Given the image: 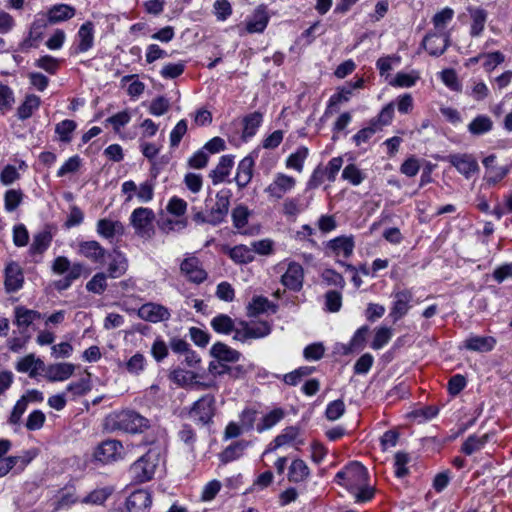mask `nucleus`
Listing matches in <instances>:
<instances>
[{
    "label": "nucleus",
    "instance_id": "nucleus-1",
    "mask_svg": "<svg viewBox=\"0 0 512 512\" xmlns=\"http://www.w3.org/2000/svg\"><path fill=\"white\" fill-rule=\"evenodd\" d=\"M113 428L127 433H142L150 427V420L133 410H123L112 418Z\"/></svg>",
    "mask_w": 512,
    "mask_h": 512
},
{
    "label": "nucleus",
    "instance_id": "nucleus-2",
    "mask_svg": "<svg viewBox=\"0 0 512 512\" xmlns=\"http://www.w3.org/2000/svg\"><path fill=\"white\" fill-rule=\"evenodd\" d=\"M129 220L135 234L140 238L149 240L154 236L155 213L152 209L138 207L131 213Z\"/></svg>",
    "mask_w": 512,
    "mask_h": 512
},
{
    "label": "nucleus",
    "instance_id": "nucleus-3",
    "mask_svg": "<svg viewBox=\"0 0 512 512\" xmlns=\"http://www.w3.org/2000/svg\"><path fill=\"white\" fill-rule=\"evenodd\" d=\"M158 454L148 451L145 455L135 461L130 467V473L138 483L151 480L158 465Z\"/></svg>",
    "mask_w": 512,
    "mask_h": 512
},
{
    "label": "nucleus",
    "instance_id": "nucleus-4",
    "mask_svg": "<svg viewBox=\"0 0 512 512\" xmlns=\"http://www.w3.org/2000/svg\"><path fill=\"white\" fill-rule=\"evenodd\" d=\"M336 479L340 484H344L349 490H352L367 482L368 472L362 464L351 462L336 474Z\"/></svg>",
    "mask_w": 512,
    "mask_h": 512
},
{
    "label": "nucleus",
    "instance_id": "nucleus-5",
    "mask_svg": "<svg viewBox=\"0 0 512 512\" xmlns=\"http://www.w3.org/2000/svg\"><path fill=\"white\" fill-rule=\"evenodd\" d=\"M215 404L216 400L213 395L207 394L202 396L189 410L190 418L202 425L211 423L216 411Z\"/></svg>",
    "mask_w": 512,
    "mask_h": 512
},
{
    "label": "nucleus",
    "instance_id": "nucleus-6",
    "mask_svg": "<svg viewBox=\"0 0 512 512\" xmlns=\"http://www.w3.org/2000/svg\"><path fill=\"white\" fill-rule=\"evenodd\" d=\"M305 441L301 437V429L298 426H288L282 430V432L275 437L273 442L270 443L264 454L272 452L284 445L292 444L297 450L300 446L304 445Z\"/></svg>",
    "mask_w": 512,
    "mask_h": 512
},
{
    "label": "nucleus",
    "instance_id": "nucleus-7",
    "mask_svg": "<svg viewBox=\"0 0 512 512\" xmlns=\"http://www.w3.org/2000/svg\"><path fill=\"white\" fill-rule=\"evenodd\" d=\"M465 178L469 179L474 173L479 171V165L475 157L467 153L450 154L444 158Z\"/></svg>",
    "mask_w": 512,
    "mask_h": 512
},
{
    "label": "nucleus",
    "instance_id": "nucleus-8",
    "mask_svg": "<svg viewBox=\"0 0 512 512\" xmlns=\"http://www.w3.org/2000/svg\"><path fill=\"white\" fill-rule=\"evenodd\" d=\"M230 190L223 189L216 194V202L208 212V223L218 225L222 223L228 214L230 205Z\"/></svg>",
    "mask_w": 512,
    "mask_h": 512
},
{
    "label": "nucleus",
    "instance_id": "nucleus-9",
    "mask_svg": "<svg viewBox=\"0 0 512 512\" xmlns=\"http://www.w3.org/2000/svg\"><path fill=\"white\" fill-rule=\"evenodd\" d=\"M422 45L430 55L440 56L450 46V32H429Z\"/></svg>",
    "mask_w": 512,
    "mask_h": 512
},
{
    "label": "nucleus",
    "instance_id": "nucleus-10",
    "mask_svg": "<svg viewBox=\"0 0 512 512\" xmlns=\"http://www.w3.org/2000/svg\"><path fill=\"white\" fill-rule=\"evenodd\" d=\"M123 452L124 448L120 441L106 440L97 447L95 458L102 463H108L122 458Z\"/></svg>",
    "mask_w": 512,
    "mask_h": 512
},
{
    "label": "nucleus",
    "instance_id": "nucleus-11",
    "mask_svg": "<svg viewBox=\"0 0 512 512\" xmlns=\"http://www.w3.org/2000/svg\"><path fill=\"white\" fill-rule=\"evenodd\" d=\"M393 296L394 302L389 316L393 319V322H397L408 313L413 294L410 290L404 289L395 292Z\"/></svg>",
    "mask_w": 512,
    "mask_h": 512
},
{
    "label": "nucleus",
    "instance_id": "nucleus-12",
    "mask_svg": "<svg viewBox=\"0 0 512 512\" xmlns=\"http://www.w3.org/2000/svg\"><path fill=\"white\" fill-rule=\"evenodd\" d=\"M138 316L142 320L157 323L168 320L171 314L165 306L150 302L138 309Z\"/></svg>",
    "mask_w": 512,
    "mask_h": 512
},
{
    "label": "nucleus",
    "instance_id": "nucleus-13",
    "mask_svg": "<svg viewBox=\"0 0 512 512\" xmlns=\"http://www.w3.org/2000/svg\"><path fill=\"white\" fill-rule=\"evenodd\" d=\"M181 272L194 283H202L207 278V273L201 267V263L197 257L185 258L180 266Z\"/></svg>",
    "mask_w": 512,
    "mask_h": 512
},
{
    "label": "nucleus",
    "instance_id": "nucleus-14",
    "mask_svg": "<svg viewBox=\"0 0 512 512\" xmlns=\"http://www.w3.org/2000/svg\"><path fill=\"white\" fill-rule=\"evenodd\" d=\"M303 268L300 264L292 262L281 277V283L292 291H299L303 285Z\"/></svg>",
    "mask_w": 512,
    "mask_h": 512
},
{
    "label": "nucleus",
    "instance_id": "nucleus-15",
    "mask_svg": "<svg viewBox=\"0 0 512 512\" xmlns=\"http://www.w3.org/2000/svg\"><path fill=\"white\" fill-rule=\"evenodd\" d=\"M152 503L148 491L140 489L134 491L126 500V507L129 512H148Z\"/></svg>",
    "mask_w": 512,
    "mask_h": 512
},
{
    "label": "nucleus",
    "instance_id": "nucleus-16",
    "mask_svg": "<svg viewBox=\"0 0 512 512\" xmlns=\"http://www.w3.org/2000/svg\"><path fill=\"white\" fill-rule=\"evenodd\" d=\"M79 255L89 259L93 263H103L106 250L95 240L82 241L78 247Z\"/></svg>",
    "mask_w": 512,
    "mask_h": 512
},
{
    "label": "nucleus",
    "instance_id": "nucleus-17",
    "mask_svg": "<svg viewBox=\"0 0 512 512\" xmlns=\"http://www.w3.org/2000/svg\"><path fill=\"white\" fill-rule=\"evenodd\" d=\"M295 179L285 174H278L275 180L266 188V192L276 199H280L283 195L294 188Z\"/></svg>",
    "mask_w": 512,
    "mask_h": 512
},
{
    "label": "nucleus",
    "instance_id": "nucleus-18",
    "mask_svg": "<svg viewBox=\"0 0 512 512\" xmlns=\"http://www.w3.org/2000/svg\"><path fill=\"white\" fill-rule=\"evenodd\" d=\"M269 22V15L265 6L257 7L253 14L246 21V31L252 33H262Z\"/></svg>",
    "mask_w": 512,
    "mask_h": 512
},
{
    "label": "nucleus",
    "instance_id": "nucleus-19",
    "mask_svg": "<svg viewBox=\"0 0 512 512\" xmlns=\"http://www.w3.org/2000/svg\"><path fill=\"white\" fill-rule=\"evenodd\" d=\"M44 27L45 24L40 21L33 22L28 36L19 44L18 50L27 53L31 48H37L42 39Z\"/></svg>",
    "mask_w": 512,
    "mask_h": 512
},
{
    "label": "nucleus",
    "instance_id": "nucleus-20",
    "mask_svg": "<svg viewBox=\"0 0 512 512\" xmlns=\"http://www.w3.org/2000/svg\"><path fill=\"white\" fill-rule=\"evenodd\" d=\"M75 370L71 363L51 364L45 369V377L50 382L64 381L70 378Z\"/></svg>",
    "mask_w": 512,
    "mask_h": 512
},
{
    "label": "nucleus",
    "instance_id": "nucleus-21",
    "mask_svg": "<svg viewBox=\"0 0 512 512\" xmlns=\"http://www.w3.org/2000/svg\"><path fill=\"white\" fill-rule=\"evenodd\" d=\"M254 159L251 156L244 157L238 164L235 181L239 189L245 188L253 177Z\"/></svg>",
    "mask_w": 512,
    "mask_h": 512
},
{
    "label": "nucleus",
    "instance_id": "nucleus-22",
    "mask_svg": "<svg viewBox=\"0 0 512 512\" xmlns=\"http://www.w3.org/2000/svg\"><path fill=\"white\" fill-rule=\"evenodd\" d=\"M496 344V340L491 336H470L463 342V347L475 352H489Z\"/></svg>",
    "mask_w": 512,
    "mask_h": 512
},
{
    "label": "nucleus",
    "instance_id": "nucleus-23",
    "mask_svg": "<svg viewBox=\"0 0 512 512\" xmlns=\"http://www.w3.org/2000/svg\"><path fill=\"white\" fill-rule=\"evenodd\" d=\"M23 274L17 263H10L5 269V288L8 292H15L22 287Z\"/></svg>",
    "mask_w": 512,
    "mask_h": 512
},
{
    "label": "nucleus",
    "instance_id": "nucleus-24",
    "mask_svg": "<svg viewBox=\"0 0 512 512\" xmlns=\"http://www.w3.org/2000/svg\"><path fill=\"white\" fill-rule=\"evenodd\" d=\"M210 354L220 362H237L241 356L240 352L222 342L215 343L210 349Z\"/></svg>",
    "mask_w": 512,
    "mask_h": 512
},
{
    "label": "nucleus",
    "instance_id": "nucleus-25",
    "mask_svg": "<svg viewBox=\"0 0 512 512\" xmlns=\"http://www.w3.org/2000/svg\"><path fill=\"white\" fill-rule=\"evenodd\" d=\"M353 236H339L328 242V247L336 254L343 255L345 258L350 257L354 250Z\"/></svg>",
    "mask_w": 512,
    "mask_h": 512
},
{
    "label": "nucleus",
    "instance_id": "nucleus-26",
    "mask_svg": "<svg viewBox=\"0 0 512 512\" xmlns=\"http://www.w3.org/2000/svg\"><path fill=\"white\" fill-rule=\"evenodd\" d=\"M76 10L68 4H56L52 6L47 13L48 21L51 24H56L69 20L75 16Z\"/></svg>",
    "mask_w": 512,
    "mask_h": 512
},
{
    "label": "nucleus",
    "instance_id": "nucleus-27",
    "mask_svg": "<svg viewBox=\"0 0 512 512\" xmlns=\"http://www.w3.org/2000/svg\"><path fill=\"white\" fill-rule=\"evenodd\" d=\"M467 11L472 20L470 34L472 37H477L484 30L488 13L486 10L479 7H468Z\"/></svg>",
    "mask_w": 512,
    "mask_h": 512
},
{
    "label": "nucleus",
    "instance_id": "nucleus-28",
    "mask_svg": "<svg viewBox=\"0 0 512 512\" xmlns=\"http://www.w3.org/2000/svg\"><path fill=\"white\" fill-rule=\"evenodd\" d=\"M233 157L230 155H224L220 158L218 165L215 169L210 172V178L213 184L221 183L229 175L231 168L233 167Z\"/></svg>",
    "mask_w": 512,
    "mask_h": 512
},
{
    "label": "nucleus",
    "instance_id": "nucleus-29",
    "mask_svg": "<svg viewBox=\"0 0 512 512\" xmlns=\"http://www.w3.org/2000/svg\"><path fill=\"white\" fill-rule=\"evenodd\" d=\"M79 44L77 50L79 52H86L93 46L94 42V26L93 23L88 21L82 24L78 31Z\"/></svg>",
    "mask_w": 512,
    "mask_h": 512
},
{
    "label": "nucleus",
    "instance_id": "nucleus-30",
    "mask_svg": "<svg viewBox=\"0 0 512 512\" xmlns=\"http://www.w3.org/2000/svg\"><path fill=\"white\" fill-rule=\"evenodd\" d=\"M248 316L255 317L261 313L271 310L273 313L276 312L277 306L270 302L266 297L255 296L247 306Z\"/></svg>",
    "mask_w": 512,
    "mask_h": 512
},
{
    "label": "nucleus",
    "instance_id": "nucleus-31",
    "mask_svg": "<svg viewBox=\"0 0 512 512\" xmlns=\"http://www.w3.org/2000/svg\"><path fill=\"white\" fill-rule=\"evenodd\" d=\"M97 232L101 236L110 239L115 235H122L124 233V226L120 221L100 219L97 223Z\"/></svg>",
    "mask_w": 512,
    "mask_h": 512
},
{
    "label": "nucleus",
    "instance_id": "nucleus-32",
    "mask_svg": "<svg viewBox=\"0 0 512 512\" xmlns=\"http://www.w3.org/2000/svg\"><path fill=\"white\" fill-rule=\"evenodd\" d=\"M16 369L23 373L29 372V376L34 378L38 370H44V362L40 359H36L33 354H30L17 363Z\"/></svg>",
    "mask_w": 512,
    "mask_h": 512
},
{
    "label": "nucleus",
    "instance_id": "nucleus-33",
    "mask_svg": "<svg viewBox=\"0 0 512 512\" xmlns=\"http://www.w3.org/2000/svg\"><path fill=\"white\" fill-rule=\"evenodd\" d=\"M128 269V260L121 252H115L108 265V276L110 278H119L123 276Z\"/></svg>",
    "mask_w": 512,
    "mask_h": 512
},
{
    "label": "nucleus",
    "instance_id": "nucleus-34",
    "mask_svg": "<svg viewBox=\"0 0 512 512\" xmlns=\"http://www.w3.org/2000/svg\"><path fill=\"white\" fill-rule=\"evenodd\" d=\"M41 318L42 314L36 310H30L22 306L15 308V324L18 327L27 328L35 320Z\"/></svg>",
    "mask_w": 512,
    "mask_h": 512
},
{
    "label": "nucleus",
    "instance_id": "nucleus-35",
    "mask_svg": "<svg viewBox=\"0 0 512 512\" xmlns=\"http://www.w3.org/2000/svg\"><path fill=\"white\" fill-rule=\"evenodd\" d=\"M41 104V99L37 95L30 94L25 97L23 103L17 109V116L20 120H26L32 116Z\"/></svg>",
    "mask_w": 512,
    "mask_h": 512
},
{
    "label": "nucleus",
    "instance_id": "nucleus-36",
    "mask_svg": "<svg viewBox=\"0 0 512 512\" xmlns=\"http://www.w3.org/2000/svg\"><path fill=\"white\" fill-rule=\"evenodd\" d=\"M262 121H263V114L258 111H255L253 113L246 115L243 118L242 137L250 138V137L254 136L257 132V129L260 127Z\"/></svg>",
    "mask_w": 512,
    "mask_h": 512
},
{
    "label": "nucleus",
    "instance_id": "nucleus-37",
    "mask_svg": "<svg viewBox=\"0 0 512 512\" xmlns=\"http://www.w3.org/2000/svg\"><path fill=\"white\" fill-rule=\"evenodd\" d=\"M309 474L307 464L301 459H295L289 467L288 479L290 482L299 483L306 480Z\"/></svg>",
    "mask_w": 512,
    "mask_h": 512
},
{
    "label": "nucleus",
    "instance_id": "nucleus-38",
    "mask_svg": "<svg viewBox=\"0 0 512 512\" xmlns=\"http://www.w3.org/2000/svg\"><path fill=\"white\" fill-rule=\"evenodd\" d=\"M492 128H493V121L487 115H478L468 125V131L472 135H476V136L485 134V133L491 131Z\"/></svg>",
    "mask_w": 512,
    "mask_h": 512
},
{
    "label": "nucleus",
    "instance_id": "nucleus-39",
    "mask_svg": "<svg viewBox=\"0 0 512 512\" xmlns=\"http://www.w3.org/2000/svg\"><path fill=\"white\" fill-rule=\"evenodd\" d=\"M285 417V411L282 408H275L266 415L257 424V431L259 433L268 430L279 423Z\"/></svg>",
    "mask_w": 512,
    "mask_h": 512
},
{
    "label": "nucleus",
    "instance_id": "nucleus-40",
    "mask_svg": "<svg viewBox=\"0 0 512 512\" xmlns=\"http://www.w3.org/2000/svg\"><path fill=\"white\" fill-rule=\"evenodd\" d=\"M234 326V320L226 314H219L211 320V327L220 334H230L234 330Z\"/></svg>",
    "mask_w": 512,
    "mask_h": 512
},
{
    "label": "nucleus",
    "instance_id": "nucleus-41",
    "mask_svg": "<svg viewBox=\"0 0 512 512\" xmlns=\"http://www.w3.org/2000/svg\"><path fill=\"white\" fill-rule=\"evenodd\" d=\"M247 447V443L244 441H237L229 445L221 454L220 459L223 463H228L238 459Z\"/></svg>",
    "mask_w": 512,
    "mask_h": 512
},
{
    "label": "nucleus",
    "instance_id": "nucleus-42",
    "mask_svg": "<svg viewBox=\"0 0 512 512\" xmlns=\"http://www.w3.org/2000/svg\"><path fill=\"white\" fill-rule=\"evenodd\" d=\"M90 390L91 382L89 374L78 381L71 382L66 388V391L72 395L73 399L87 394Z\"/></svg>",
    "mask_w": 512,
    "mask_h": 512
},
{
    "label": "nucleus",
    "instance_id": "nucleus-43",
    "mask_svg": "<svg viewBox=\"0 0 512 512\" xmlns=\"http://www.w3.org/2000/svg\"><path fill=\"white\" fill-rule=\"evenodd\" d=\"M108 275L104 272L96 273L86 284L87 291L101 295L107 288Z\"/></svg>",
    "mask_w": 512,
    "mask_h": 512
},
{
    "label": "nucleus",
    "instance_id": "nucleus-44",
    "mask_svg": "<svg viewBox=\"0 0 512 512\" xmlns=\"http://www.w3.org/2000/svg\"><path fill=\"white\" fill-rule=\"evenodd\" d=\"M197 374L182 368H176L170 373V379L179 386H187L194 383Z\"/></svg>",
    "mask_w": 512,
    "mask_h": 512
},
{
    "label": "nucleus",
    "instance_id": "nucleus-45",
    "mask_svg": "<svg viewBox=\"0 0 512 512\" xmlns=\"http://www.w3.org/2000/svg\"><path fill=\"white\" fill-rule=\"evenodd\" d=\"M271 325L266 321L248 322V333L250 339H259L271 333Z\"/></svg>",
    "mask_w": 512,
    "mask_h": 512
},
{
    "label": "nucleus",
    "instance_id": "nucleus-46",
    "mask_svg": "<svg viewBox=\"0 0 512 512\" xmlns=\"http://www.w3.org/2000/svg\"><path fill=\"white\" fill-rule=\"evenodd\" d=\"M487 440V435H484L482 437L471 435L463 443L462 452L465 453L466 455H472L473 453L479 451L485 445Z\"/></svg>",
    "mask_w": 512,
    "mask_h": 512
},
{
    "label": "nucleus",
    "instance_id": "nucleus-47",
    "mask_svg": "<svg viewBox=\"0 0 512 512\" xmlns=\"http://www.w3.org/2000/svg\"><path fill=\"white\" fill-rule=\"evenodd\" d=\"M454 16L453 9L446 7L440 12L436 13L432 18V23L437 30L436 32H444L446 25L452 20Z\"/></svg>",
    "mask_w": 512,
    "mask_h": 512
},
{
    "label": "nucleus",
    "instance_id": "nucleus-48",
    "mask_svg": "<svg viewBox=\"0 0 512 512\" xmlns=\"http://www.w3.org/2000/svg\"><path fill=\"white\" fill-rule=\"evenodd\" d=\"M308 156V149L306 147H300L297 149L295 153H292L287 161L286 166L288 168H293L298 172H301L303 169V163Z\"/></svg>",
    "mask_w": 512,
    "mask_h": 512
},
{
    "label": "nucleus",
    "instance_id": "nucleus-49",
    "mask_svg": "<svg viewBox=\"0 0 512 512\" xmlns=\"http://www.w3.org/2000/svg\"><path fill=\"white\" fill-rule=\"evenodd\" d=\"M230 257L237 263H248L254 259L253 250L245 245L235 246L230 250Z\"/></svg>",
    "mask_w": 512,
    "mask_h": 512
},
{
    "label": "nucleus",
    "instance_id": "nucleus-50",
    "mask_svg": "<svg viewBox=\"0 0 512 512\" xmlns=\"http://www.w3.org/2000/svg\"><path fill=\"white\" fill-rule=\"evenodd\" d=\"M394 115V104L389 103L387 104L378 114L376 118L371 119V123L375 127H379V130L388 124L391 123Z\"/></svg>",
    "mask_w": 512,
    "mask_h": 512
},
{
    "label": "nucleus",
    "instance_id": "nucleus-51",
    "mask_svg": "<svg viewBox=\"0 0 512 512\" xmlns=\"http://www.w3.org/2000/svg\"><path fill=\"white\" fill-rule=\"evenodd\" d=\"M76 129V123L73 120H63L60 123H58L55 127V132L59 135L60 140L62 142H70L71 141V134Z\"/></svg>",
    "mask_w": 512,
    "mask_h": 512
},
{
    "label": "nucleus",
    "instance_id": "nucleus-52",
    "mask_svg": "<svg viewBox=\"0 0 512 512\" xmlns=\"http://www.w3.org/2000/svg\"><path fill=\"white\" fill-rule=\"evenodd\" d=\"M351 96V90L341 89L337 93L333 94L326 109L325 114L333 113L338 110V105L344 102H348Z\"/></svg>",
    "mask_w": 512,
    "mask_h": 512
},
{
    "label": "nucleus",
    "instance_id": "nucleus-53",
    "mask_svg": "<svg viewBox=\"0 0 512 512\" xmlns=\"http://www.w3.org/2000/svg\"><path fill=\"white\" fill-rule=\"evenodd\" d=\"M185 70V62L168 63L164 65L160 71V75L164 79H175L183 74Z\"/></svg>",
    "mask_w": 512,
    "mask_h": 512
},
{
    "label": "nucleus",
    "instance_id": "nucleus-54",
    "mask_svg": "<svg viewBox=\"0 0 512 512\" xmlns=\"http://www.w3.org/2000/svg\"><path fill=\"white\" fill-rule=\"evenodd\" d=\"M23 193L21 190L10 189L4 196V206L6 211L13 212L22 202Z\"/></svg>",
    "mask_w": 512,
    "mask_h": 512
},
{
    "label": "nucleus",
    "instance_id": "nucleus-55",
    "mask_svg": "<svg viewBox=\"0 0 512 512\" xmlns=\"http://www.w3.org/2000/svg\"><path fill=\"white\" fill-rule=\"evenodd\" d=\"M306 207L307 205L302 204L298 198H287L283 203V213L289 217H296Z\"/></svg>",
    "mask_w": 512,
    "mask_h": 512
},
{
    "label": "nucleus",
    "instance_id": "nucleus-56",
    "mask_svg": "<svg viewBox=\"0 0 512 512\" xmlns=\"http://www.w3.org/2000/svg\"><path fill=\"white\" fill-rule=\"evenodd\" d=\"M51 242V235L49 232H41L34 236L31 244V251L33 253H43Z\"/></svg>",
    "mask_w": 512,
    "mask_h": 512
},
{
    "label": "nucleus",
    "instance_id": "nucleus-57",
    "mask_svg": "<svg viewBox=\"0 0 512 512\" xmlns=\"http://www.w3.org/2000/svg\"><path fill=\"white\" fill-rule=\"evenodd\" d=\"M345 412V404L341 399L330 402L326 408L325 415L328 420L335 421Z\"/></svg>",
    "mask_w": 512,
    "mask_h": 512
},
{
    "label": "nucleus",
    "instance_id": "nucleus-58",
    "mask_svg": "<svg viewBox=\"0 0 512 512\" xmlns=\"http://www.w3.org/2000/svg\"><path fill=\"white\" fill-rule=\"evenodd\" d=\"M392 337V330L388 327L379 328L374 336L371 347L375 350L381 349Z\"/></svg>",
    "mask_w": 512,
    "mask_h": 512
},
{
    "label": "nucleus",
    "instance_id": "nucleus-59",
    "mask_svg": "<svg viewBox=\"0 0 512 512\" xmlns=\"http://www.w3.org/2000/svg\"><path fill=\"white\" fill-rule=\"evenodd\" d=\"M342 177L353 185H359L364 180L362 172L354 164H349L343 169Z\"/></svg>",
    "mask_w": 512,
    "mask_h": 512
},
{
    "label": "nucleus",
    "instance_id": "nucleus-60",
    "mask_svg": "<svg viewBox=\"0 0 512 512\" xmlns=\"http://www.w3.org/2000/svg\"><path fill=\"white\" fill-rule=\"evenodd\" d=\"M233 225L240 229L243 228L248 222L249 211L244 205H238L232 211Z\"/></svg>",
    "mask_w": 512,
    "mask_h": 512
},
{
    "label": "nucleus",
    "instance_id": "nucleus-61",
    "mask_svg": "<svg viewBox=\"0 0 512 512\" xmlns=\"http://www.w3.org/2000/svg\"><path fill=\"white\" fill-rule=\"evenodd\" d=\"M483 59V67L486 71H491L504 62L505 56L500 51H495L491 53H483Z\"/></svg>",
    "mask_w": 512,
    "mask_h": 512
},
{
    "label": "nucleus",
    "instance_id": "nucleus-62",
    "mask_svg": "<svg viewBox=\"0 0 512 512\" xmlns=\"http://www.w3.org/2000/svg\"><path fill=\"white\" fill-rule=\"evenodd\" d=\"M81 166V158L78 155L70 157L57 171L58 177H63L69 173H75Z\"/></svg>",
    "mask_w": 512,
    "mask_h": 512
},
{
    "label": "nucleus",
    "instance_id": "nucleus-63",
    "mask_svg": "<svg viewBox=\"0 0 512 512\" xmlns=\"http://www.w3.org/2000/svg\"><path fill=\"white\" fill-rule=\"evenodd\" d=\"M187 121L185 119L180 120L170 133V145L171 147H177L182 137L187 132Z\"/></svg>",
    "mask_w": 512,
    "mask_h": 512
},
{
    "label": "nucleus",
    "instance_id": "nucleus-64",
    "mask_svg": "<svg viewBox=\"0 0 512 512\" xmlns=\"http://www.w3.org/2000/svg\"><path fill=\"white\" fill-rule=\"evenodd\" d=\"M35 65L50 74H55L59 68V61L52 56L45 55L39 58Z\"/></svg>",
    "mask_w": 512,
    "mask_h": 512
}]
</instances>
